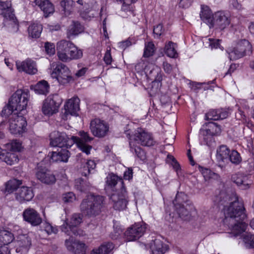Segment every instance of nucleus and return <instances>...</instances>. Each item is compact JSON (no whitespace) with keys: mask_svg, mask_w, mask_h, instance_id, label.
<instances>
[{"mask_svg":"<svg viewBox=\"0 0 254 254\" xmlns=\"http://www.w3.org/2000/svg\"><path fill=\"white\" fill-rule=\"evenodd\" d=\"M221 205L228 201V206H224V213L225 218L224 223L227 225L231 230V233L237 236L245 232L248 225L245 221L247 215L245 209L241 200L235 193L226 194L221 192L217 199Z\"/></svg>","mask_w":254,"mask_h":254,"instance_id":"f257e3e1","label":"nucleus"},{"mask_svg":"<svg viewBox=\"0 0 254 254\" xmlns=\"http://www.w3.org/2000/svg\"><path fill=\"white\" fill-rule=\"evenodd\" d=\"M127 136L129 135V146L130 151L140 160H144L146 158L145 153L136 143L143 146H151L154 144V141L150 134L146 132L142 128H137L133 135H130L128 131L126 132Z\"/></svg>","mask_w":254,"mask_h":254,"instance_id":"f03ea898","label":"nucleus"},{"mask_svg":"<svg viewBox=\"0 0 254 254\" xmlns=\"http://www.w3.org/2000/svg\"><path fill=\"white\" fill-rule=\"evenodd\" d=\"M104 202V198L102 196L88 195L81 201L80 209L83 214L94 217L101 213Z\"/></svg>","mask_w":254,"mask_h":254,"instance_id":"7ed1b4c3","label":"nucleus"},{"mask_svg":"<svg viewBox=\"0 0 254 254\" xmlns=\"http://www.w3.org/2000/svg\"><path fill=\"white\" fill-rule=\"evenodd\" d=\"M51 76L56 79L59 84L66 85L72 80V76L69 68L60 62H53L51 64Z\"/></svg>","mask_w":254,"mask_h":254,"instance_id":"20e7f679","label":"nucleus"},{"mask_svg":"<svg viewBox=\"0 0 254 254\" xmlns=\"http://www.w3.org/2000/svg\"><path fill=\"white\" fill-rule=\"evenodd\" d=\"M50 144L53 147H59L61 148L66 147H70L74 144L72 136L69 138L65 133L55 130L50 134Z\"/></svg>","mask_w":254,"mask_h":254,"instance_id":"39448f33","label":"nucleus"},{"mask_svg":"<svg viewBox=\"0 0 254 254\" xmlns=\"http://www.w3.org/2000/svg\"><path fill=\"white\" fill-rule=\"evenodd\" d=\"M28 94L22 90H17L9 100L10 106L19 113L25 110L28 103Z\"/></svg>","mask_w":254,"mask_h":254,"instance_id":"423d86ee","label":"nucleus"},{"mask_svg":"<svg viewBox=\"0 0 254 254\" xmlns=\"http://www.w3.org/2000/svg\"><path fill=\"white\" fill-rule=\"evenodd\" d=\"M82 221V216L80 214H74L72 215L69 224L65 222L62 226V231L69 236L70 235L71 233L76 236H82L83 235V231L76 228Z\"/></svg>","mask_w":254,"mask_h":254,"instance_id":"0eeeda50","label":"nucleus"},{"mask_svg":"<svg viewBox=\"0 0 254 254\" xmlns=\"http://www.w3.org/2000/svg\"><path fill=\"white\" fill-rule=\"evenodd\" d=\"M9 130L13 134H21L25 131L26 121L22 114L13 113L9 118Z\"/></svg>","mask_w":254,"mask_h":254,"instance_id":"6e6552de","label":"nucleus"},{"mask_svg":"<svg viewBox=\"0 0 254 254\" xmlns=\"http://www.w3.org/2000/svg\"><path fill=\"white\" fill-rule=\"evenodd\" d=\"M252 46L249 41L246 39L240 40L236 47L228 51L229 57L231 60L241 58L246 54L251 52Z\"/></svg>","mask_w":254,"mask_h":254,"instance_id":"1a4fd4ad","label":"nucleus"},{"mask_svg":"<svg viewBox=\"0 0 254 254\" xmlns=\"http://www.w3.org/2000/svg\"><path fill=\"white\" fill-rule=\"evenodd\" d=\"M35 176L41 182L47 185L53 184L56 181L55 176L43 166L42 162L37 164L35 168Z\"/></svg>","mask_w":254,"mask_h":254,"instance_id":"9d476101","label":"nucleus"},{"mask_svg":"<svg viewBox=\"0 0 254 254\" xmlns=\"http://www.w3.org/2000/svg\"><path fill=\"white\" fill-rule=\"evenodd\" d=\"M61 104L62 100L58 95L49 96L44 102L42 112L45 115H52L58 112Z\"/></svg>","mask_w":254,"mask_h":254,"instance_id":"9b49d317","label":"nucleus"},{"mask_svg":"<svg viewBox=\"0 0 254 254\" xmlns=\"http://www.w3.org/2000/svg\"><path fill=\"white\" fill-rule=\"evenodd\" d=\"M79 135L80 137L72 136L74 144H76L77 147L83 152L87 155L89 154L92 147L88 143L92 141L93 138L90 136L89 133L84 131H79Z\"/></svg>","mask_w":254,"mask_h":254,"instance_id":"f8f14e48","label":"nucleus"},{"mask_svg":"<svg viewBox=\"0 0 254 254\" xmlns=\"http://www.w3.org/2000/svg\"><path fill=\"white\" fill-rule=\"evenodd\" d=\"M110 199L115 209L119 211L125 209L128 203L127 191L122 188L119 191L113 193Z\"/></svg>","mask_w":254,"mask_h":254,"instance_id":"ddd939ff","label":"nucleus"},{"mask_svg":"<svg viewBox=\"0 0 254 254\" xmlns=\"http://www.w3.org/2000/svg\"><path fill=\"white\" fill-rule=\"evenodd\" d=\"M146 225L143 223H135L129 227L125 233L127 241H133L138 239L145 233Z\"/></svg>","mask_w":254,"mask_h":254,"instance_id":"4468645a","label":"nucleus"},{"mask_svg":"<svg viewBox=\"0 0 254 254\" xmlns=\"http://www.w3.org/2000/svg\"><path fill=\"white\" fill-rule=\"evenodd\" d=\"M90 128L92 134L98 137L105 136L109 130L107 125L99 119H95L91 121Z\"/></svg>","mask_w":254,"mask_h":254,"instance_id":"2eb2a0df","label":"nucleus"},{"mask_svg":"<svg viewBox=\"0 0 254 254\" xmlns=\"http://www.w3.org/2000/svg\"><path fill=\"white\" fill-rule=\"evenodd\" d=\"M65 246L69 252L74 254H85L86 247L84 243L76 240L73 237H70L65 240Z\"/></svg>","mask_w":254,"mask_h":254,"instance_id":"dca6fc26","label":"nucleus"},{"mask_svg":"<svg viewBox=\"0 0 254 254\" xmlns=\"http://www.w3.org/2000/svg\"><path fill=\"white\" fill-rule=\"evenodd\" d=\"M22 216L24 220L33 226H38L42 223V218L40 214L32 208L28 207L25 209L23 212Z\"/></svg>","mask_w":254,"mask_h":254,"instance_id":"f3484780","label":"nucleus"},{"mask_svg":"<svg viewBox=\"0 0 254 254\" xmlns=\"http://www.w3.org/2000/svg\"><path fill=\"white\" fill-rule=\"evenodd\" d=\"M16 68L19 72H25L29 74H35L37 71L36 63L31 59L16 63Z\"/></svg>","mask_w":254,"mask_h":254,"instance_id":"a211bd4d","label":"nucleus"},{"mask_svg":"<svg viewBox=\"0 0 254 254\" xmlns=\"http://www.w3.org/2000/svg\"><path fill=\"white\" fill-rule=\"evenodd\" d=\"M31 245V239L27 234L19 235L17 237L16 245V252L20 254L27 253Z\"/></svg>","mask_w":254,"mask_h":254,"instance_id":"6ab92c4d","label":"nucleus"},{"mask_svg":"<svg viewBox=\"0 0 254 254\" xmlns=\"http://www.w3.org/2000/svg\"><path fill=\"white\" fill-rule=\"evenodd\" d=\"M230 23V20L228 15L224 12L218 11L214 15L211 27L216 26L221 30H223Z\"/></svg>","mask_w":254,"mask_h":254,"instance_id":"aec40b11","label":"nucleus"},{"mask_svg":"<svg viewBox=\"0 0 254 254\" xmlns=\"http://www.w3.org/2000/svg\"><path fill=\"white\" fill-rule=\"evenodd\" d=\"M15 196L17 201L22 203L30 201L34 197V193L31 188L22 187L17 190Z\"/></svg>","mask_w":254,"mask_h":254,"instance_id":"412c9836","label":"nucleus"},{"mask_svg":"<svg viewBox=\"0 0 254 254\" xmlns=\"http://www.w3.org/2000/svg\"><path fill=\"white\" fill-rule=\"evenodd\" d=\"M230 152L229 148L224 145H222L217 148L216 156L219 167L222 168L228 162Z\"/></svg>","mask_w":254,"mask_h":254,"instance_id":"4be33fe9","label":"nucleus"},{"mask_svg":"<svg viewBox=\"0 0 254 254\" xmlns=\"http://www.w3.org/2000/svg\"><path fill=\"white\" fill-rule=\"evenodd\" d=\"M72 42L65 40H61L57 44V56L59 59L64 62H69V48L65 47L64 45Z\"/></svg>","mask_w":254,"mask_h":254,"instance_id":"5701e85b","label":"nucleus"},{"mask_svg":"<svg viewBox=\"0 0 254 254\" xmlns=\"http://www.w3.org/2000/svg\"><path fill=\"white\" fill-rule=\"evenodd\" d=\"M80 100L77 97H73L68 100L64 105L65 114L72 116H77L79 110Z\"/></svg>","mask_w":254,"mask_h":254,"instance_id":"b1692460","label":"nucleus"},{"mask_svg":"<svg viewBox=\"0 0 254 254\" xmlns=\"http://www.w3.org/2000/svg\"><path fill=\"white\" fill-rule=\"evenodd\" d=\"M232 180L242 190H246L250 187L251 181L249 176L242 173L234 174L232 177Z\"/></svg>","mask_w":254,"mask_h":254,"instance_id":"393cba45","label":"nucleus"},{"mask_svg":"<svg viewBox=\"0 0 254 254\" xmlns=\"http://www.w3.org/2000/svg\"><path fill=\"white\" fill-rule=\"evenodd\" d=\"M228 116V112L226 110L221 109L218 110H210L205 114V119L206 120H218L226 118Z\"/></svg>","mask_w":254,"mask_h":254,"instance_id":"a878e982","label":"nucleus"},{"mask_svg":"<svg viewBox=\"0 0 254 254\" xmlns=\"http://www.w3.org/2000/svg\"><path fill=\"white\" fill-rule=\"evenodd\" d=\"M185 193L183 192L178 193L176 194V198L173 202L176 205L177 212L181 217L184 218L185 216H188L189 212L188 210L184 207V205L182 204V201L181 200V198L185 196Z\"/></svg>","mask_w":254,"mask_h":254,"instance_id":"bb28decb","label":"nucleus"},{"mask_svg":"<svg viewBox=\"0 0 254 254\" xmlns=\"http://www.w3.org/2000/svg\"><path fill=\"white\" fill-rule=\"evenodd\" d=\"M69 157V151L66 149L61 148L60 150L52 152L51 159L53 162H66Z\"/></svg>","mask_w":254,"mask_h":254,"instance_id":"cd10ccee","label":"nucleus"},{"mask_svg":"<svg viewBox=\"0 0 254 254\" xmlns=\"http://www.w3.org/2000/svg\"><path fill=\"white\" fill-rule=\"evenodd\" d=\"M36 5L40 7L44 14L47 16L49 14L53 13L54 7L49 0H33Z\"/></svg>","mask_w":254,"mask_h":254,"instance_id":"c85d7f7f","label":"nucleus"},{"mask_svg":"<svg viewBox=\"0 0 254 254\" xmlns=\"http://www.w3.org/2000/svg\"><path fill=\"white\" fill-rule=\"evenodd\" d=\"M64 46L69 48V62L72 60H77L81 58L83 56L82 51L79 49L72 43H67Z\"/></svg>","mask_w":254,"mask_h":254,"instance_id":"c756f323","label":"nucleus"},{"mask_svg":"<svg viewBox=\"0 0 254 254\" xmlns=\"http://www.w3.org/2000/svg\"><path fill=\"white\" fill-rule=\"evenodd\" d=\"M207 128L203 131V133L206 136H213L221 132V127L217 123L209 122L206 124Z\"/></svg>","mask_w":254,"mask_h":254,"instance_id":"7c9ffc66","label":"nucleus"},{"mask_svg":"<svg viewBox=\"0 0 254 254\" xmlns=\"http://www.w3.org/2000/svg\"><path fill=\"white\" fill-rule=\"evenodd\" d=\"M213 16L212 12L207 6L201 8L200 13V18L204 22L209 24L210 27H211L213 21Z\"/></svg>","mask_w":254,"mask_h":254,"instance_id":"2f4dec72","label":"nucleus"},{"mask_svg":"<svg viewBox=\"0 0 254 254\" xmlns=\"http://www.w3.org/2000/svg\"><path fill=\"white\" fill-rule=\"evenodd\" d=\"M114 248L112 243L105 242L103 243L98 248L93 249L91 254H108Z\"/></svg>","mask_w":254,"mask_h":254,"instance_id":"473e14b6","label":"nucleus"},{"mask_svg":"<svg viewBox=\"0 0 254 254\" xmlns=\"http://www.w3.org/2000/svg\"><path fill=\"white\" fill-rule=\"evenodd\" d=\"M149 247L153 254H163L164 253L165 248L163 242L160 239L152 240L149 244Z\"/></svg>","mask_w":254,"mask_h":254,"instance_id":"72a5a7b5","label":"nucleus"},{"mask_svg":"<svg viewBox=\"0 0 254 254\" xmlns=\"http://www.w3.org/2000/svg\"><path fill=\"white\" fill-rule=\"evenodd\" d=\"M14 240L13 235L10 232L0 229V245L7 246Z\"/></svg>","mask_w":254,"mask_h":254,"instance_id":"f704fd0d","label":"nucleus"},{"mask_svg":"<svg viewBox=\"0 0 254 254\" xmlns=\"http://www.w3.org/2000/svg\"><path fill=\"white\" fill-rule=\"evenodd\" d=\"M21 184V181L15 179L8 181L5 184L4 193L7 195L13 192Z\"/></svg>","mask_w":254,"mask_h":254,"instance_id":"c9c22d12","label":"nucleus"},{"mask_svg":"<svg viewBox=\"0 0 254 254\" xmlns=\"http://www.w3.org/2000/svg\"><path fill=\"white\" fill-rule=\"evenodd\" d=\"M83 31V27L78 22L73 21L68 27L67 30V37L70 38L71 36L77 35Z\"/></svg>","mask_w":254,"mask_h":254,"instance_id":"e433bc0d","label":"nucleus"},{"mask_svg":"<svg viewBox=\"0 0 254 254\" xmlns=\"http://www.w3.org/2000/svg\"><path fill=\"white\" fill-rule=\"evenodd\" d=\"M49 89L48 83L45 80L39 81L34 86V91L39 94H46L49 92Z\"/></svg>","mask_w":254,"mask_h":254,"instance_id":"4c0bfd02","label":"nucleus"},{"mask_svg":"<svg viewBox=\"0 0 254 254\" xmlns=\"http://www.w3.org/2000/svg\"><path fill=\"white\" fill-rule=\"evenodd\" d=\"M42 31V25L38 23L31 24L28 29L29 36L32 38H38L40 36Z\"/></svg>","mask_w":254,"mask_h":254,"instance_id":"58836bf2","label":"nucleus"},{"mask_svg":"<svg viewBox=\"0 0 254 254\" xmlns=\"http://www.w3.org/2000/svg\"><path fill=\"white\" fill-rule=\"evenodd\" d=\"M91 186L87 181H84L82 179L78 178L75 180V188L81 192H86L90 190Z\"/></svg>","mask_w":254,"mask_h":254,"instance_id":"ea45409f","label":"nucleus"},{"mask_svg":"<svg viewBox=\"0 0 254 254\" xmlns=\"http://www.w3.org/2000/svg\"><path fill=\"white\" fill-rule=\"evenodd\" d=\"M0 159L9 165L14 164L15 163L17 162L18 160L17 156L15 153L5 152L2 155Z\"/></svg>","mask_w":254,"mask_h":254,"instance_id":"a19ab883","label":"nucleus"},{"mask_svg":"<svg viewBox=\"0 0 254 254\" xmlns=\"http://www.w3.org/2000/svg\"><path fill=\"white\" fill-rule=\"evenodd\" d=\"M164 52L168 57L172 58H175L178 56L175 48V44L171 41H169L165 45Z\"/></svg>","mask_w":254,"mask_h":254,"instance_id":"79ce46f5","label":"nucleus"},{"mask_svg":"<svg viewBox=\"0 0 254 254\" xmlns=\"http://www.w3.org/2000/svg\"><path fill=\"white\" fill-rule=\"evenodd\" d=\"M73 1L72 0H63L61 2V5L63 8V11H64L65 15H69L72 10V5Z\"/></svg>","mask_w":254,"mask_h":254,"instance_id":"37998d69","label":"nucleus"},{"mask_svg":"<svg viewBox=\"0 0 254 254\" xmlns=\"http://www.w3.org/2000/svg\"><path fill=\"white\" fill-rule=\"evenodd\" d=\"M155 48L152 42H149L145 43L143 56L148 58L152 56L154 54Z\"/></svg>","mask_w":254,"mask_h":254,"instance_id":"c03bdc74","label":"nucleus"},{"mask_svg":"<svg viewBox=\"0 0 254 254\" xmlns=\"http://www.w3.org/2000/svg\"><path fill=\"white\" fill-rule=\"evenodd\" d=\"M150 73L154 74V79L152 81L153 86H157V87L161 86V81L163 78V74L159 70L153 69L150 71Z\"/></svg>","mask_w":254,"mask_h":254,"instance_id":"a18cd8bd","label":"nucleus"},{"mask_svg":"<svg viewBox=\"0 0 254 254\" xmlns=\"http://www.w3.org/2000/svg\"><path fill=\"white\" fill-rule=\"evenodd\" d=\"M14 113H17L18 115L21 114V113H19L18 111L15 110L14 108H12L10 105V103L8 102V104L3 107L1 112V115L2 117L5 118L9 117V116L10 118L11 117L12 115Z\"/></svg>","mask_w":254,"mask_h":254,"instance_id":"49530a36","label":"nucleus"},{"mask_svg":"<svg viewBox=\"0 0 254 254\" xmlns=\"http://www.w3.org/2000/svg\"><path fill=\"white\" fill-rule=\"evenodd\" d=\"M229 160L235 164H239L242 160L240 154L236 150H232L229 155Z\"/></svg>","mask_w":254,"mask_h":254,"instance_id":"de8ad7c7","label":"nucleus"},{"mask_svg":"<svg viewBox=\"0 0 254 254\" xmlns=\"http://www.w3.org/2000/svg\"><path fill=\"white\" fill-rule=\"evenodd\" d=\"M118 180L119 178L117 176L110 174H109L106 178V184L108 186L112 188L117 185Z\"/></svg>","mask_w":254,"mask_h":254,"instance_id":"09e8293b","label":"nucleus"},{"mask_svg":"<svg viewBox=\"0 0 254 254\" xmlns=\"http://www.w3.org/2000/svg\"><path fill=\"white\" fill-rule=\"evenodd\" d=\"M6 146L7 148L13 151H20L21 148V143L17 140H13L10 143H7Z\"/></svg>","mask_w":254,"mask_h":254,"instance_id":"8fccbe9b","label":"nucleus"},{"mask_svg":"<svg viewBox=\"0 0 254 254\" xmlns=\"http://www.w3.org/2000/svg\"><path fill=\"white\" fill-rule=\"evenodd\" d=\"M244 242L250 247L254 248V235L246 233L243 236Z\"/></svg>","mask_w":254,"mask_h":254,"instance_id":"3c124183","label":"nucleus"},{"mask_svg":"<svg viewBox=\"0 0 254 254\" xmlns=\"http://www.w3.org/2000/svg\"><path fill=\"white\" fill-rule=\"evenodd\" d=\"M122 3L121 10L123 11H130V4L135 2L136 0H116Z\"/></svg>","mask_w":254,"mask_h":254,"instance_id":"603ef678","label":"nucleus"},{"mask_svg":"<svg viewBox=\"0 0 254 254\" xmlns=\"http://www.w3.org/2000/svg\"><path fill=\"white\" fill-rule=\"evenodd\" d=\"M44 228L45 231L49 235L52 234H57L58 232V230L56 227L53 226L51 224L45 222L44 223Z\"/></svg>","mask_w":254,"mask_h":254,"instance_id":"864d4df0","label":"nucleus"},{"mask_svg":"<svg viewBox=\"0 0 254 254\" xmlns=\"http://www.w3.org/2000/svg\"><path fill=\"white\" fill-rule=\"evenodd\" d=\"M75 199V195L72 192H66L63 195V200L65 203L72 202Z\"/></svg>","mask_w":254,"mask_h":254,"instance_id":"5fc2aeb1","label":"nucleus"},{"mask_svg":"<svg viewBox=\"0 0 254 254\" xmlns=\"http://www.w3.org/2000/svg\"><path fill=\"white\" fill-rule=\"evenodd\" d=\"M164 29L162 24H159L154 27L153 29V34L154 38H159L160 36L163 33Z\"/></svg>","mask_w":254,"mask_h":254,"instance_id":"6e6d98bb","label":"nucleus"},{"mask_svg":"<svg viewBox=\"0 0 254 254\" xmlns=\"http://www.w3.org/2000/svg\"><path fill=\"white\" fill-rule=\"evenodd\" d=\"M45 48L47 54L48 55H52L55 53V45L53 43L49 42L45 43Z\"/></svg>","mask_w":254,"mask_h":254,"instance_id":"4d7b16f0","label":"nucleus"},{"mask_svg":"<svg viewBox=\"0 0 254 254\" xmlns=\"http://www.w3.org/2000/svg\"><path fill=\"white\" fill-rule=\"evenodd\" d=\"M167 159L168 160H170L172 161V165L173 167V168L176 171H178L180 169V166L179 163L177 161V160L173 156L168 155L167 156Z\"/></svg>","mask_w":254,"mask_h":254,"instance_id":"13d9d810","label":"nucleus"},{"mask_svg":"<svg viewBox=\"0 0 254 254\" xmlns=\"http://www.w3.org/2000/svg\"><path fill=\"white\" fill-rule=\"evenodd\" d=\"M209 46L212 49H217L220 46V40L218 39H213L209 38Z\"/></svg>","mask_w":254,"mask_h":254,"instance_id":"bf43d9fd","label":"nucleus"},{"mask_svg":"<svg viewBox=\"0 0 254 254\" xmlns=\"http://www.w3.org/2000/svg\"><path fill=\"white\" fill-rule=\"evenodd\" d=\"M130 38H128L127 40L120 42L119 43V47L122 49H125L127 47L132 45V42Z\"/></svg>","mask_w":254,"mask_h":254,"instance_id":"052dcab7","label":"nucleus"},{"mask_svg":"<svg viewBox=\"0 0 254 254\" xmlns=\"http://www.w3.org/2000/svg\"><path fill=\"white\" fill-rule=\"evenodd\" d=\"M163 68L165 72L168 74L172 72L173 70L172 65L167 62H164L163 63Z\"/></svg>","mask_w":254,"mask_h":254,"instance_id":"680f3d73","label":"nucleus"},{"mask_svg":"<svg viewBox=\"0 0 254 254\" xmlns=\"http://www.w3.org/2000/svg\"><path fill=\"white\" fill-rule=\"evenodd\" d=\"M192 2V0H181L179 3V6L183 8L189 7Z\"/></svg>","mask_w":254,"mask_h":254,"instance_id":"e2e57ef3","label":"nucleus"},{"mask_svg":"<svg viewBox=\"0 0 254 254\" xmlns=\"http://www.w3.org/2000/svg\"><path fill=\"white\" fill-rule=\"evenodd\" d=\"M104 61L107 64H110L112 62V58L111 57L110 51H107L104 57Z\"/></svg>","mask_w":254,"mask_h":254,"instance_id":"0e129e2a","label":"nucleus"},{"mask_svg":"<svg viewBox=\"0 0 254 254\" xmlns=\"http://www.w3.org/2000/svg\"><path fill=\"white\" fill-rule=\"evenodd\" d=\"M86 167L88 169V173L96 167V163L93 160H88L86 163Z\"/></svg>","mask_w":254,"mask_h":254,"instance_id":"69168bd1","label":"nucleus"},{"mask_svg":"<svg viewBox=\"0 0 254 254\" xmlns=\"http://www.w3.org/2000/svg\"><path fill=\"white\" fill-rule=\"evenodd\" d=\"M201 171L205 179L206 180L211 177L212 173L209 169L203 168L201 169Z\"/></svg>","mask_w":254,"mask_h":254,"instance_id":"338daca9","label":"nucleus"},{"mask_svg":"<svg viewBox=\"0 0 254 254\" xmlns=\"http://www.w3.org/2000/svg\"><path fill=\"white\" fill-rule=\"evenodd\" d=\"M124 179L127 180H129L132 178V170L130 168H128L127 170L125 172L124 175Z\"/></svg>","mask_w":254,"mask_h":254,"instance_id":"774afa93","label":"nucleus"}]
</instances>
